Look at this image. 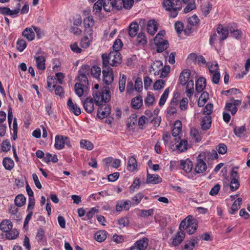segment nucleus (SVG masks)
<instances>
[{"mask_svg":"<svg viewBox=\"0 0 250 250\" xmlns=\"http://www.w3.org/2000/svg\"><path fill=\"white\" fill-rule=\"evenodd\" d=\"M86 86L82 85L81 83H76L75 84V91L79 97H82L83 94V91Z\"/></svg>","mask_w":250,"mask_h":250,"instance_id":"obj_40","label":"nucleus"},{"mask_svg":"<svg viewBox=\"0 0 250 250\" xmlns=\"http://www.w3.org/2000/svg\"><path fill=\"white\" fill-rule=\"evenodd\" d=\"M126 81V76L125 74L122 75L120 77L119 82V89L121 92H122L125 90Z\"/></svg>","mask_w":250,"mask_h":250,"instance_id":"obj_46","label":"nucleus"},{"mask_svg":"<svg viewBox=\"0 0 250 250\" xmlns=\"http://www.w3.org/2000/svg\"><path fill=\"white\" fill-rule=\"evenodd\" d=\"M91 39H89L87 36L83 37L81 41L80 44L81 46L83 48H87L89 47L91 42H92Z\"/></svg>","mask_w":250,"mask_h":250,"instance_id":"obj_45","label":"nucleus"},{"mask_svg":"<svg viewBox=\"0 0 250 250\" xmlns=\"http://www.w3.org/2000/svg\"><path fill=\"white\" fill-rule=\"evenodd\" d=\"M157 48V52L158 53H161L164 50L167 49L169 46L168 42L167 40L159 41L157 42H154Z\"/></svg>","mask_w":250,"mask_h":250,"instance_id":"obj_23","label":"nucleus"},{"mask_svg":"<svg viewBox=\"0 0 250 250\" xmlns=\"http://www.w3.org/2000/svg\"><path fill=\"white\" fill-rule=\"evenodd\" d=\"M180 167L186 173H189L192 169L193 164L189 159H187L186 160H182L180 162Z\"/></svg>","mask_w":250,"mask_h":250,"instance_id":"obj_14","label":"nucleus"},{"mask_svg":"<svg viewBox=\"0 0 250 250\" xmlns=\"http://www.w3.org/2000/svg\"><path fill=\"white\" fill-rule=\"evenodd\" d=\"M186 4L187 5L184 9V12L185 13H188L196 8L195 1L187 2Z\"/></svg>","mask_w":250,"mask_h":250,"instance_id":"obj_63","label":"nucleus"},{"mask_svg":"<svg viewBox=\"0 0 250 250\" xmlns=\"http://www.w3.org/2000/svg\"><path fill=\"white\" fill-rule=\"evenodd\" d=\"M239 178V176L237 171H235L233 169L230 175L231 181L230 183V188L231 191H236L239 188L240 183Z\"/></svg>","mask_w":250,"mask_h":250,"instance_id":"obj_6","label":"nucleus"},{"mask_svg":"<svg viewBox=\"0 0 250 250\" xmlns=\"http://www.w3.org/2000/svg\"><path fill=\"white\" fill-rule=\"evenodd\" d=\"M198 239H192L189 241H186L182 250H193L195 245L198 243Z\"/></svg>","mask_w":250,"mask_h":250,"instance_id":"obj_28","label":"nucleus"},{"mask_svg":"<svg viewBox=\"0 0 250 250\" xmlns=\"http://www.w3.org/2000/svg\"><path fill=\"white\" fill-rule=\"evenodd\" d=\"M182 130V123L179 120L175 121L172 131V135L173 137H178Z\"/></svg>","mask_w":250,"mask_h":250,"instance_id":"obj_25","label":"nucleus"},{"mask_svg":"<svg viewBox=\"0 0 250 250\" xmlns=\"http://www.w3.org/2000/svg\"><path fill=\"white\" fill-rule=\"evenodd\" d=\"M206 85V80L205 78H199L196 82L195 89L198 92H201L205 88Z\"/></svg>","mask_w":250,"mask_h":250,"instance_id":"obj_22","label":"nucleus"},{"mask_svg":"<svg viewBox=\"0 0 250 250\" xmlns=\"http://www.w3.org/2000/svg\"><path fill=\"white\" fill-rule=\"evenodd\" d=\"M225 109L230 111L232 115H234L237 111V108L232 103H227L225 106Z\"/></svg>","mask_w":250,"mask_h":250,"instance_id":"obj_60","label":"nucleus"},{"mask_svg":"<svg viewBox=\"0 0 250 250\" xmlns=\"http://www.w3.org/2000/svg\"><path fill=\"white\" fill-rule=\"evenodd\" d=\"M103 81L107 85L111 84L114 80L113 72L112 68L106 67L102 71Z\"/></svg>","mask_w":250,"mask_h":250,"instance_id":"obj_5","label":"nucleus"},{"mask_svg":"<svg viewBox=\"0 0 250 250\" xmlns=\"http://www.w3.org/2000/svg\"><path fill=\"white\" fill-rule=\"evenodd\" d=\"M154 210L153 208L149 209L147 210L141 209L140 210V216L144 218H147L149 216H152L154 214Z\"/></svg>","mask_w":250,"mask_h":250,"instance_id":"obj_52","label":"nucleus"},{"mask_svg":"<svg viewBox=\"0 0 250 250\" xmlns=\"http://www.w3.org/2000/svg\"><path fill=\"white\" fill-rule=\"evenodd\" d=\"M19 236V232L17 230H11L6 233V237L9 240L15 239Z\"/></svg>","mask_w":250,"mask_h":250,"instance_id":"obj_57","label":"nucleus"},{"mask_svg":"<svg viewBox=\"0 0 250 250\" xmlns=\"http://www.w3.org/2000/svg\"><path fill=\"white\" fill-rule=\"evenodd\" d=\"M206 157L205 153H202L198 155L196 158V164L195 167V172L196 173H203L207 169L206 164Z\"/></svg>","mask_w":250,"mask_h":250,"instance_id":"obj_4","label":"nucleus"},{"mask_svg":"<svg viewBox=\"0 0 250 250\" xmlns=\"http://www.w3.org/2000/svg\"><path fill=\"white\" fill-rule=\"evenodd\" d=\"M168 94H169V88H167V89H165L164 92L161 96V98H160V99L159 101V105L160 106H163L166 103L167 99L168 97Z\"/></svg>","mask_w":250,"mask_h":250,"instance_id":"obj_51","label":"nucleus"},{"mask_svg":"<svg viewBox=\"0 0 250 250\" xmlns=\"http://www.w3.org/2000/svg\"><path fill=\"white\" fill-rule=\"evenodd\" d=\"M217 33L218 35V41L221 42L227 39L229 31L227 28L223 27L222 25H219L217 28Z\"/></svg>","mask_w":250,"mask_h":250,"instance_id":"obj_11","label":"nucleus"},{"mask_svg":"<svg viewBox=\"0 0 250 250\" xmlns=\"http://www.w3.org/2000/svg\"><path fill=\"white\" fill-rule=\"evenodd\" d=\"M157 29L156 21L154 20H149L147 23V33L151 35H154L157 31Z\"/></svg>","mask_w":250,"mask_h":250,"instance_id":"obj_17","label":"nucleus"},{"mask_svg":"<svg viewBox=\"0 0 250 250\" xmlns=\"http://www.w3.org/2000/svg\"><path fill=\"white\" fill-rule=\"evenodd\" d=\"M26 202V198L22 194L18 195L15 200L14 203L18 207H21Z\"/></svg>","mask_w":250,"mask_h":250,"instance_id":"obj_34","label":"nucleus"},{"mask_svg":"<svg viewBox=\"0 0 250 250\" xmlns=\"http://www.w3.org/2000/svg\"><path fill=\"white\" fill-rule=\"evenodd\" d=\"M81 147L91 150L94 148L93 144L90 141L86 140H82L80 141Z\"/></svg>","mask_w":250,"mask_h":250,"instance_id":"obj_39","label":"nucleus"},{"mask_svg":"<svg viewBox=\"0 0 250 250\" xmlns=\"http://www.w3.org/2000/svg\"><path fill=\"white\" fill-rule=\"evenodd\" d=\"M65 139L67 140L68 137L57 135L55 136L54 147L57 150L63 148L65 145Z\"/></svg>","mask_w":250,"mask_h":250,"instance_id":"obj_9","label":"nucleus"},{"mask_svg":"<svg viewBox=\"0 0 250 250\" xmlns=\"http://www.w3.org/2000/svg\"><path fill=\"white\" fill-rule=\"evenodd\" d=\"M137 161L135 157H130L128 161L127 169L130 171L133 172L137 169Z\"/></svg>","mask_w":250,"mask_h":250,"instance_id":"obj_27","label":"nucleus"},{"mask_svg":"<svg viewBox=\"0 0 250 250\" xmlns=\"http://www.w3.org/2000/svg\"><path fill=\"white\" fill-rule=\"evenodd\" d=\"M143 104V99L141 96H137L132 99L131 105L134 109L140 108Z\"/></svg>","mask_w":250,"mask_h":250,"instance_id":"obj_33","label":"nucleus"},{"mask_svg":"<svg viewBox=\"0 0 250 250\" xmlns=\"http://www.w3.org/2000/svg\"><path fill=\"white\" fill-rule=\"evenodd\" d=\"M188 141L186 140H181L180 143L176 146L177 149L180 152H183L188 149Z\"/></svg>","mask_w":250,"mask_h":250,"instance_id":"obj_36","label":"nucleus"},{"mask_svg":"<svg viewBox=\"0 0 250 250\" xmlns=\"http://www.w3.org/2000/svg\"><path fill=\"white\" fill-rule=\"evenodd\" d=\"M98 212V208H97L95 207L92 208L90 209V210L89 211H88L87 212L86 216L84 218H83V220H89L93 217V216L96 212Z\"/></svg>","mask_w":250,"mask_h":250,"instance_id":"obj_54","label":"nucleus"},{"mask_svg":"<svg viewBox=\"0 0 250 250\" xmlns=\"http://www.w3.org/2000/svg\"><path fill=\"white\" fill-rule=\"evenodd\" d=\"M162 179L158 174H151L147 172L146 183L152 184L160 183Z\"/></svg>","mask_w":250,"mask_h":250,"instance_id":"obj_15","label":"nucleus"},{"mask_svg":"<svg viewBox=\"0 0 250 250\" xmlns=\"http://www.w3.org/2000/svg\"><path fill=\"white\" fill-rule=\"evenodd\" d=\"M211 124V118L210 116H206L202 119L201 122V127L203 130H206L209 128Z\"/></svg>","mask_w":250,"mask_h":250,"instance_id":"obj_26","label":"nucleus"},{"mask_svg":"<svg viewBox=\"0 0 250 250\" xmlns=\"http://www.w3.org/2000/svg\"><path fill=\"white\" fill-rule=\"evenodd\" d=\"M101 73V68L97 65H94L91 68V75L95 78H99Z\"/></svg>","mask_w":250,"mask_h":250,"instance_id":"obj_50","label":"nucleus"},{"mask_svg":"<svg viewBox=\"0 0 250 250\" xmlns=\"http://www.w3.org/2000/svg\"><path fill=\"white\" fill-rule=\"evenodd\" d=\"M94 99L91 97L86 98L83 102L84 109L88 113H91L94 110Z\"/></svg>","mask_w":250,"mask_h":250,"instance_id":"obj_10","label":"nucleus"},{"mask_svg":"<svg viewBox=\"0 0 250 250\" xmlns=\"http://www.w3.org/2000/svg\"><path fill=\"white\" fill-rule=\"evenodd\" d=\"M148 239L144 237L137 240L135 244L140 250H146L148 246Z\"/></svg>","mask_w":250,"mask_h":250,"instance_id":"obj_24","label":"nucleus"},{"mask_svg":"<svg viewBox=\"0 0 250 250\" xmlns=\"http://www.w3.org/2000/svg\"><path fill=\"white\" fill-rule=\"evenodd\" d=\"M110 90L108 86H104L103 89L97 92H93V96L95 104L100 106L103 103H107L110 100Z\"/></svg>","mask_w":250,"mask_h":250,"instance_id":"obj_3","label":"nucleus"},{"mask_svg":"<svg viewBox=\"0 0 250 250\" xmlns=\"http://www.w3.org/2000/svg\"><path fill=\"white\" fill-rule=\"evenodd\" d=\"M113 49L114 51H118L122 49L123 47V43L120 39H116L113 45Z\"/></svg>","mask_w":250,"mask_h":250,"instance_id":"obj_58","label":"nucleus"},{"mask_svg":"<svg viewBox=\"0 0 250 250\" xmlns=\"http://www.w3.org/2000/svg\"><path fill=\"white\" fill-rule=\"evenodd\" d=\"M67 105L70 111L75 115L78 116L81 113V110L80 107L77 104L73 103L71 98L68 99Z\"/></svg>","mask_w":250,"mask_h":250,"instance_id":"obj_12","label":"nucleus"},{"mask_svg":"<svg viewBox=\"0 0 250 250\" xmlns=\"http://www.w3.org/2000/svg\"><path fill=\"white\" fill-rule=\"evenodd\" d=\"M94 23L95 21L92 16L86 17L83 20V24L85 29L92 28Z\"/></svg>","mask_w":250,"mask_h":250,"instance_id":"obj_38","label":"nucleus"},{"mask_svg":"<svg viewBox=\"0 0 250 250\" xmlns=\"http://www.w3.org/2000/svg\"><path fill=\"white\" fill-rule=\"evenodd\" d=\"M163 5L166 10L169 12V16L172 18H175L178 13V11L181 9L182 2L180 0H165Z\"/></svg>","mask_w":250,"mask_h":250,"instance_id":"obj_1","label":"nucleus"},{"mask_svg":"<svg viewBox=\"0 0 250 250\" xmlns=\"http://www.w3.org/2000/svg\"><path fill=\"white\" fill-rule=\"evenodd\" d=\"M190 75V71L189 69H184L181 72L179 77L180 83L182 85H185L189 81L188 79Z\"/></svg>","mask_w":250,"mask_h":250,"instance_id":"obj_16","label":"nucleus"},{"mask_svg":"<svg viewBox=\"0 0 250 250\" xmlns=\"http://www.w3.org/2000/svg\"><path fill=\"white\" fill-rule=\"evenodd\" d=\"M197 226V220L193 218L191 215H188L181 222L179 229L180 230L187 229L188 233L190 235L196 231Z\"/></svg>","mask_w":250,"mask_h":250,"instance_id":"obj_2","label":"nucleus"},{"mask_svg":"<svg viewBox=\"0 0 250 250\" xmlns=\"http://www.w3.org/2000/svg\"><path fill=\"white\" fill-rule=\"evenodd\" d=\"M106 238V232L105 231H100L95 234V238L96 241L102 242L105 240Z\"/></svg>","mask_w":250,"mask_h":250,"instance_id":"obj_41","label":"nucleus"},{"mask_svg":"<svg viewBox=\"0 0 250 250\" xmlns=\"http://www.w3.org/2000/svg\"><path fill=\"white\" fill-rule=\"evenodd\" d=\"M2 164L4 168L8 170H11L14 167L13 161L10 158H5L2 161Z\"/></svg>","mask_w":250,"mask_h":250,"instance_id":"obj_35","label":"nucleus"},{"mask_svg":"<svg viewBox=\"0 0 250 250\" xmlns=\"http://www.w3.org/2000/svg\"><path fill=\"white\" fill-rule=\"evenodd\" d=\"M137 122V115L135 114H132L127 121V126L130 128H133V125H136Z\"/></svg>","mask_w":250,"mask_h":250,"instance_id":"obj_43","label":"nucleus"},{"mask_svg":"<svg viewBox=\"0 0 250 250\" xmlns=\"http://www.w3.org/2000/svg\"><path fill=\"white\" fill-rule=\"evenodd\" d=\"M22 34L29 41L33 40L35 38V33L31 28H26Z\"/></svg>","mask_w":250,"mask_h":250,"instance_id":"obj_30","label":"nucleus"},{"mask_svg":"<svg viewBox=\"0 0 250 250\" xmlns=\"http://www.w3.org/2000/svg\"><path fill=\"white\" fill-rule=\"evenodd\" d=\"M242 203L241 198H237L233 203L229 212L231 214H234L235 212L240 208V206Z\"/></svg>","mask_w":250,"mask_h":250,"instance_id":"obj_29","label":"nucleus"},{"mask_svg":"<svg viewBox=\"0 0 250 250\" xmlns=\"http://www.w3.org/2000/svg\"><path fill=\"white\" fill-rule=\"evenodd\" d=\"M45 237L44 231L42 228H40L38 229L36 239L38 241V242H41L43 241V239Z\"/></svg>","mask_w":250,"mask_h":250,"instance_id":"obj_59","label":"nucleus"},{"mask_svg":"<svg viewBox=\"0 0 250 250\" xmlns=\"http://www.w3.org/2000/svg\"><path fill=\"white\" fill-rule=\"evenodd\" d=\"M108 58L110 60V65L112 66H116L122 62L121 54L118 51H112L108 54Z\"/></svg>","mask_w":250,"mask_h":250,"instance_id":"obj_7","label":"nucleus"},{"mask_svg":"<svg viewBox=\"0 0 250 250\" xmlns=\"http://www.w3.org/2000/svg\"><path fill=\"white\" fill-rule=\"evenodd\" d=\"M27 44L24 40L19 39L17 42V49L20 52H22L26 47Z\"/></svg>","mask_w":250,"mask_h":250,"instance_id":"obj_47","label":"nucleus"},{"mask_svg":"<svg viewBox=\"0 0 250 250\" xmlns=\"http://www.w3.org/2000/svg\"><path fill=\"white\" fill-rule=\"evenodd\" d=\"M104 0H98L96 3H94L93 7V12L95 14L99 13L103 7Z\"/></svg>","mask_w":250,"mask_h":250,"instance_id":"obj_49","label":"nucleus"},{"mask_svg":"<svg viewBox=\"0 0 250 250\" xmlns=\"http://www.w3.org/2000/svg\"><path fill=\"white\" fill-rule=\"evenodd\" d=\"M246 131V129L244 125L235 127L234 129V134L238 137H241L244 135Z\"/></svg>","mask_w":250,"mask_h":250,"instance_id":"obj_44","label":"nucleus"},{"mask_svg":"<svg viewBox=\"0 0 250 250\" xmlns=\"http://www.w3.org/2000/svg\"><path fill=\"white\" fill-rule=\"evenodd\" d=\"M163 66V63L161 61H156L151 64L150 70L151 71H153L155 75H158L160 74V70Z\"/></svg>","mask_w":250,"mask_h":250,"instance_id":"obj_19","label":"nucleus"},{"mask_svg":"<svg viewBox=\"0 0 250 250\" xmlns=\"http://www.w3.org/2000/svg\"><path fill=\"white\" fill-rule=\"evenodd\" d=\"M185 237V233L182 230L177 232L172 239V246L175 247L178 246L184 240Z\"/></svg>","mask_w":250,"mask_h":250,"instance_id":"obj_13","label":"nucleus"},{"mask_svg":"<svg viewBox=\"0 0 250 250\" xmlns=\"http://www.w3.org/2000/svg\"><path fill=\"white\" fill-rule=\"evenodd\" d=\"M99 106L97 112V116L99 118L101 119L104 118L110 114L111 108L108 105L102 104Z\"/></svg>","mask_w":250,"mask_h":250,"instance_id":"obj_8","label":"nucleus"},{"mask_svg":"<svg viewBox=\"0 0 250 250\" xmlns=\"http://www.w3.org/2000/svg\"><path fill=\"white\" fill-rule=\"evenodd\" d=\"M139 26L137 22H133L129 26L128 33L130 37L136 36L138 32Z\"/></svg>","mask_w":250,"mask_h":250,"instance_id":"obj_31","label":"nucleus"},{"mask_svg":"<svg viewBox=\"0 0 250 250\" xmlns=\"http://www.w3.org/2000/svg\"><path fill=\"white\" fill-rule=\"evenodd\" d=\"M137 42L141 45H145L146 44L147 41L144 33L140 32L139 33L137 38Z\"/></svg>","mask_w":250,"mask_h":250,"instance_id":"obj_53","label":"nucleus"},{"mask_svg":"<svg viewBox=\"0 0 250 250\" xmlns=\"http://www.w3.org/2000/svg\"><path fill=\"white\" fill-rule=\"evenodd\" d=\"M78 78L80 82L78 83H81L82 85L86 86L87 84H88V81L85 74L79 73Z\"/></svg>","mask_w":250,"mask_h":250,"instance_id":"obj_56","label":"nucleus"},{"mask_svg":"<svg viewBox=\"0 0 250 250\" xmlns=\"http://www.w3.org/2000/svg\"><path fill=\"white\" fill-rule=\"evenodd\" d=\"M18 211V207L15 205H11L10 206L9 208V213H10L11 215L13 216V217H15V216L17 218H19L20 217V214Z\"/></svg>","mask_w":250,"mask_h":250,"instance_id":"obj_42","label":"nucleus"},{"mask_svg":"<svg viewBox=\"0 0 250 250\" xmlns=\"http://www.w3.org/2000/svg\"><path fill=\"white\" fill-rule=\"evenodd\" d=\"M130 201L128 200L126 201H119L117 202L116 205V210L118 212L121 211L123 209L128 210L130 208Z\"/></svg>","mask_w":250,"mask_h":250,"instance_id":"obj_20","label":"nucleus"},{"mask_svg":"<svg viewBox=\"0 0 250 250\" xmlns=\"http://www.w3.org/2000/svg\"><path fill=\"white\" fill-rule=\"evenodd\" d=\"M212 9V4L209 2L205 3L201 6V10L205 16L208 15Z\"/></svg>","mask_w":250,"mask_h":250,"instance_id":"obj_48","label":"nucleus"},{"mask_svg":"<svg viewBox=\"0 0 250 250\" xmlns=\"http://www.w3.org/2000/svg\"><path fill=\"white\" fill-rule=\"evenodd\" d=\"M13 227L12 222L8 219L3 220L0 224V229L5 232L10 231Z\"/></svg>","mask_w":250,"mask_h":250,"instance_id":"obj_21","label":"nucleus"},{"mask_svg":"<svg viewBox=\"0 0 250 250\" xmlns=\"http://www.w3.org/2000/svg\"><path fill=\"white\" fill-rule=\"evenodd\" d=\"M140 186V181L139 178H136L133 183L129 187V191L131 193L135 191V189H139Z\"/></svg>","mask_w":250,"mask_h":250,"instance_id":"obj_55","label":"nucleus"},{"mask_svg":"<svg viewBox=\"0 0 250 250\" xmlns=\"http://www.w3.org/2000/svg\"><path fill=\"white\" fill-rule=\"evenodd\" d=\"M36 66L38 69L44 70L45 69V59L43 56H35Z\"/></svg>","mask_w":250,"mask_h":250,"instance_id":"obj_18","label":"nucleus"},{"mask_svg":"<svg viewBox=\"0 0 250 250\" xmlns=\"http://www.w3.org/2000/svg\"><path fill=\"white\" fill-rule=\"evenodd\" d=\"M114 11H119L122 9L123 0H113Z\"/></svg>","mask_w":250,"mask_h":250,"instance_id":"obj_64","label":"nucleus"},{"mask_svg":"<svg viewBox=\"0 0 250 250\" xmlns=\"http://www.w3.org/2000/svg\"><path fill=\"white\" fill-rule=\"evenodd\" d=\"M165 84V82L163 80H158L156 81L153 84L154 90H159L163 88Z\"/></svg>","mask_w":250,"mask_h":250,"instance_id":"obj_61","label":"nucleus"},{"mask_svg":"<svg viewBox=\"0 0 250 250\" xmlns=\"http://www.w3.org/2000/svg\"><path fill=\"white\" fill-rule=\"evenodd\" d=\"M186 83V92L187 96L190 98L194 93V82L191 80Z\"/></svg>","mask_w":250,"mask_h":250,"instance_id":"obj_32","label":"nucleus"},{"mask_svg":"<svg viewBox=\"0 0 250 250\" xmlns=\"http://www.w3.org/2000/svg\"><path fill=\"white\" fill-rule=\"evenodd\" d=\"M170 67L169 65H166L164 67H163L160 70V77L164 78L167 77L168 73L170 71Z\"/></svg>","mask_w":250,"mask_h":250,"instance_id":"obj_62","label":"nucleus"},{"mask_svg":"<svg viewBox=\"0 0 250 250\" xmlns=\"http://www.w3.org/2000/svg\"><path fill=\"white\" fill-rule=\"evenodd\" d=\"M103 8L107 12L114 11L113 0H104Z\"/></svg>","mask_w":250,"mask_h":250,"instance_id":"obj_37","label":"nucleus"}]
</instances>
